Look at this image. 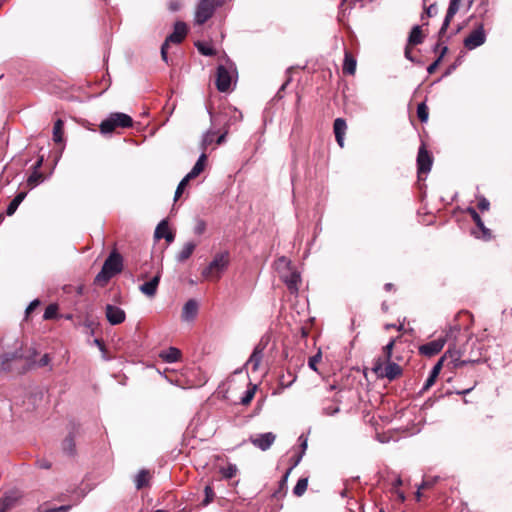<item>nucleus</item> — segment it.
<instances>
[{"mask_svg": "<svg viewBox=\"0 0 512 512\" xmlns=\"http://www.w3.org/2000/svg\"><path fill=\"white\" fill-rule=\"evenodd\" d=\"M58 316V305L50 304L46 307L43 318L45 320L55 319Z\"/></svg>", "mask_w": 512, "mask_h": 512, "instance_id": "f704fd0d", "label": "nucleus"}, {"mask_svg": "<svg viewBox=\"0 0 512 512\" xmlns=\"http://www.w3.org/2000/svg\"><path fill=\"white\" fill-rule=\"evenodd\" d=\"M436 7L435 5H430V7L427 8L426 12L428 16H432V14L435 12Z\"/></svg>", "mask_w": 512, "mask_h": 512, "instance_id": "13d9d810", "label": "nucleus"}, {"mask_svg": "<svg viewBox=\"0 0 512 512\" xmlns=\"http://www.w3.org/2000/svg\"><path fill=\"white\" fill-rule=\"evenodd\" d=\"M231 83H232V77H231L229 70L225 66L220 65L217 68V78H216L217 89L220 92H227L231 87Z\"/></svg>", "mask_w": 512, "mask_h": 512, "instance_id": "9d476101", "label": "nucleus"}, {"mask_svg": "<svg viewBox=\"0 0 512 512\" xmlns=\"http://www.w3.org/2000/svg\"><path fill=\"white\" fill-rule=\"evenodd\" d=\"M339 410H340L339 405L331 404V405L323 407V414H325L327 416H332V415L338 413Z\"/></svg>", "mask_w": 512, "mask_h": 512, "instance_id": "a19ab883", "label": "nucleus"}, {"mask_svg": "<svg viewBox=\"0 0 512 512\" xmlns=\"http://www.w3.org/2000/svg\"><path fill=\"white\" fill-rule=\"evenodd\" d=\"M433 483L429 481H423L422 485L418 488V491L416 492V499L419 501L421 498V489H425L427 487H430Z\"/></svg>", "mask_w": 512, "mask_h": 512, "instance_id": "de8ad7c7", "label": "nucleus"}, {"mask_svg": "<svg viewBox=\"0 0 512 512\" xmlns=\"http://www.w3.org/2000/svg\"><path fill=\"white\" fill-rule=\"evenodd\" d=\"M442 367H443V359H439V361L435 364V366L431 370V373L424 384V387H423L424 391L428 390L431 386L434 385Z\"/></svg>", "mask_w": 512, "mask_h": 512, "instance_id": "4be33fe9", "label": "nucleus"}, {"mask_svg": "<svg viewBox=\"0 0 512 512\" xmlns=\"http://www.w3.org/2000/svg\"><path fill=\"white\" fill-rule=\"evenodd\" d=\"M150 480V473L147 470H141L137 474L135 478V485L137 489H141L144 486L148 485V482Z\"/></svg>", "mask_w": 512, "mask_h": 512, "instance_id": "c85d7f7f", "label": "nucleus"}, {"mask_svg": "<svg viewBox=\"0 0 512 512\" xmlns=\"http://www.w3.org/2000/svg\"><path fill=\"white\" fill-rule=\"evenodd\" d=\"M445 343H446L445 338H438V339L432 340L426 344L421 345L419 347V352H420V354H422L424 356L432 357V356L438 354L443 349Z\"/></svg>", "mask_w": 512, "mask_h": 512, "instance_id": "9b49d317", "label": "nucleus"}, {"mask_svg": "<svg viewBox=\"0 0 512 512\" xmlns=\"http://www.w3.org/2000/svg\"><path fill=\"white\" fill-rule=\"evenodd\" d=\"M196 245L197 244L192 241L186 242L176 256L177 261H179V262L186 261L194 252Z\"/></svg>", "mask_w": 512, "mask_h": 512, "instance_id": "412c9836", "label": "nucleus"}, {"mask_svg": "<svg viewBox=\"0 0 512 512\" xmlns=\"http://www.w3.org/2000/svg\"><path fill=\"white\" fill-rule=\"evenodd\" d=\"M390 328H396L398 331H401L404 328L403 324H400L399 326H396L394 324H387L385 325V329L388 330Z\"/></svg>", "mask_w": 512, "mask_h": 512, "instance_id": "6e6d98bb", "label": "nucleus"}, {"mask_svg": "<svg viewBox=\"0 0 512 512\" xmlns=\"http://www.w3.org/2000/svg\"><path fill=\"white\" fill-rule=\"evenodd\" d=\"M107 321L111 325H118L125 321L126 314L120 307L108 304L105 308Z\"/></svg>", "mask_w": 512, "mask_h": 512, "instance_id": "f8f14e48", "label": "nucleus"}, {"mask_svg": "<svg viewBox=\"0 0 512 512\" xmlns=\"http://www.w3.org/2000/svg\"><path fill=\"white\" fill-rule=\"evenodd\" d=\"M160 279L161 273L157 272L156 275L151 280L140 285V291L148 297H154L157 292Z\"/></svg>", "mask_w": 512, "mask_h": 512, "instance_id": "4468645a", "label": "nucleus"}, {"mask_svg": "<svg viewBox=\"0 0 512 512\" xmlns=\"http://www.w3.org/2000/svg\"><path fill=\"white\" fill-rule=\"evenodd\" d=\"M471 215L476 225H482V220L476 211L472 210Z\"/></svg>", "mask_w": 512, "mask_h": 512, "instance_id": "8fccbe9b", "label": "nucleus"}, {"mask_svg": "<svg viewBox=\"0 0 512 512\" xmlns=\"http://www.w3.org/2000/svg\"><path fill=\"white\" fill-rule=\"evenodd\" d=\"M42 164V161L39 160L35 167H34V171L31 173V175L28 177L27 179V186L30 187V188H34L36 187L40 182L43 181V174L41 172H39V168Z\"/></svg>", "mask_w": 512, "mask_h": 512, "instance_id": "5701e85b", "label": "nucleus"}, {"mask_svg": "<svg viewBox=\"0 0 512 512\" xmlns=\"http://www.w3.org/2000/svg\"><path fill=\"white\" fill-rule=\"evenodd\" d=\"M396 494L398 495V497L400 498L401 501H404L405 500V496H404V493L399 491V490H395Z\"/></svg>", "mask_w": 512, "mask_h": 512, "instance_id": "69168bd1", "label": "nucleus"}, {"mask_svg": "<svg viewBox=\"0 0 512 512\" xmlns=\"http://www.w3.org/2000/svg\"><path fill=\"white\" fill-rule=\"evenodd\" d=\"M216 134L217 133L212 130H209L204 134L202 139V147L204 150L207 149V147L212 144Z\"/></svg>", "mask_w": 512, "mask_h": 512, "instance_id": "4c0bfd02", "label": "nucleus"}, {"mask_svg": "<svg viewBox=\"0 0 512 512\" xmlns=\"http://www.w3.org/2000/svg\"><path fill=\"white\" fill-rule=\"evenodd\" d=\"M226 134H227V131H224V132H223V133H222V134L217 138V143H218V144H221V143L224 141Z\"/></svg>", "mask_w": 512, "mask_h": 512, "instance_id": "052dcab7", "label": "nucleus"}, {"mask_svg": "<svg viewBox=\"0 0 512 512\" xmlns=\"http://www.w3.org/2000/svg\"><path fill=\"white\" fill-rule=\"evenodd\" d=\"M277 265L278 268L281 266L286 268V271L281 273V279L284 281L290 292L296 293L301 283L300 274L291 268V262L285 257L280 258Z\"/></svg>", "mask_w": 512, "mask_h": 512, "instance_id": "39448f33", "label": "nucleus"}, {"mask_svg": "<svg viewBox=\"0 0 512 512\" xmlns=\"http://www.w3.org/2000/svg\"><path fill=\"white\" fill-rule=\"evenodd\" d=\"M229 264L227 252L215 255L210 264L202 271V276L207 280H218Z\"/></svg>", "mask_w": 512, "mask_h": 512, "instance_id": "20e7f679", "label": "nucleus"}, {"mask_svg": "<svg viewBox=\"0 0 512 512\" xmlns=\"http://www.w3.org/2000/svg\"><path fill=\"white\" fill-rule=\"evenodd\" d=\"M471 390H472V388H469V389L463 390L462 392H459V394H467V393H469Z\"/></svg>", "mask_w": 512, "mask_h": 512, "instance_id": "774afa93", "label": "nucleus"}, {"mask_svg": "<svg viewBox=\"0 0 512 512\" xmlns=\"http://www.w3.org/2000/svg\"><path fill=\"white\" fill-rule=\"evenodd\" d=\"M417 165L419 173H428L431 170L432 158L424 144H422L419 148L417 155Z\"/></svg>", "mask_w": 512, "mask_h": 512, "instance_id": "ddd939ff", "label": "nucleus"}, {"mask_svg": "<svg viewBox=\"0 0 512 512\" xmlns=\"http://www.w3.org/2000/svg\"><path fill=\"white\" fill-rule=\"evenodd\" d=\"M39 305V300L32 301L26 309V313L29 314Z\"/></svg>", "mask_w": 512, "mask_h": 512, "instance_id": "3c124183", "label": "nucleus"}, {"mask_svg": "<svg viewBox=\"0 0 512 512\" xmlns=\"http://www.w3.org/2000/svg\"><path fill=\"white\" fill-rule=\"evenodd\" d=\"M20 499V494L16 491L7 493L0 499V512H6L12 508Z\"/></svg>", "mask_w": 512, "mask_h": 512, "instance_id": "dca6fc26", "label": "nucleus"}, {"mask_svg": "<svg viewBox=\"0 0 512 512\" xmlns=\"http://www.w3.org/2000/svg\"><path fill=\"white\" fill-rule=\"evenodd\" d=\"M198 312V304L195 300H188L182 310V318L185 321H190L195 318Z\"/></svg>", "mask_w": 512, "mask_h": 512, "instance_id": "6ab92c4d", "label": "nucleus"}, {"mask_svg": "<svg viewBox=\"0 0 512 512\" xmlns=\"http://www.w3.org/2000/svg\"><path fill=\"white\" fill-rule=\"evenodd\" d=\"M181 7V3L180 1L178 0H171L169 3H168V8L171 10V11H177L179 10Z\"/></svg>", "mask_w": 512, "mask_h": 512, "instance_id": "49530a36", "label": "nucleus"}, {"mask_svg": "<svg viewBox=\"0 0 512 512\" xmlns=\"http://www.w3.org/2000/svg\"><path fill=\"white\" fill-rule=\"evenodd\" d=\"M154 236L156 239L165 238L168 243L174 241V234L170 231L168 222L162 220L156 227Z\"/></svg>", "mask_w": 512, "mask_h": 512, "instance_id": "2eb2a0df", "label": "nucleus"}, {"mask_svg": "<svg viewBox=\"0 0 512 512\" xmlns=\"http://www.w3.org/2000/svg\"><path fill=\"white\" fill-rule=\"evenodd\" d=\"M290 471H291V469L287 470V472H286V473H285V475L283 476L282 481H281V482H282V484H285V483H286V481H287V479H288V476H289V474H290Z\"/></svg>", "mask_w": 512, "mask_h": 512, "instance_id": "0e129e2a", "label": "nucleus"}, {"mask_svg": "<svg viewBox=\"0 0 512 512\" xmlns=\"http://www.w3.org/2000/svg\"><path fill=\"white\" fill-rule=\"evenodd\" d=\"M355 71H356V60L349 52L346 51L344 63H343V72L345 74L354 75Z\"/></svg>", "mask_w": 512, "mask_h": 512, "instance_id": "bb28decb", "label": "nucleus"}, {"mask_svg": "<svg viewBox=\"0 0 512 512\" xmlns=\"http://www.w3.org/2000/svg\"><path fill=\"white\" fill-rule=\"evenodd\" d=\"M276 440V434L273 432H266V433H260L251 435L249 437L250 443L260 449L261 451H266L271 448V446L274 444Z\"/></svg>", "mask_w": 512, "mask_h": 512, "instance_id": "6e6552de", "label": "nucleus"}, {"mask_svg": "<svg viewBox=\"0 0 512 512\" xmlns=\"http://www.w3.org/2000/svg\"><path fill=\"white\" fill-rule=\"evenodd\" d=\"M290 471H291V469L287 470V472H286V473H285V475L283 476L282 481H281V482H282V484H285V483H286V481H287V479H288V476H289V474H290Z\"/></svg>", "mask_w": 512, "mask_h": 512, "instance_id": "e2e57ef3", "label": "nucleus"}, {"mask_svg": "<svg viewBox=\"0 0 512 512\" xmlns=\"http://www.w3.org/2000/svg\"><path fill=\"white\" fill-rule=\"evenodd\" d=\"M489 206H490V203L485 198L480 199L479 202H478V208L481 211H487L489 209Z\"/></svg>", "mask_w": 512, "mask_h": 512, "instance_id": "a18cd8bd", "label": "nucleus"}, {"mask_svg": "<svg viewBox=\"0 0 512 512\" xmlns=\"http://www.w3.org/2000/svg\"><path fill=\"white\" fill-rule=\"evenodd\" d=\"M440 61H441V56L428 67V69H427L428 72L433 73L435 71V69L437 68V66L439 65Z\"/></svg>", "mask_w": 512, "mask_h": 512, "instance_id": "603ef678", "label": "nucleus"}, {"mask_svg": "<svg viewBox=\"0 0 512 512\" xmlns=\"http://www.w3.org/2000/svg\"><path fill=\"white\" fill-rule=\"evenodd\" d=\"M308 487V480L306 478H301L297 481L295 487L293 488L294 495L300 497L302 496Z\"/></svg>", "mask_w": 512, "mask_h": 512, "instance_id": "2f4dec72", "label": "nucleus"}, {"mask_svg": "<svg viewBox=\"0 0 512 512\" xmlns=\"http://www.w3.org/2000/svg\"><path fill=\"white\" fill-rule=\"evenodd\" d=\"M123 269V258L115 250H113L108 258L105 260L101 271L95 277V283L100 286H105L109 280L120 273Z\"/></svg>", "mask_w": 512, "mask_h": 512, "instance_id": "f03ea898", "label": "nucleus"}, {"mask_svg": "<svg viewBox=\"0 0 512 512\" xmlns=\"http://www.w3.org/2000/svg\"><path fill=\"white\" fill-rule=\"evenodd\" d=\"M479 229H481L482 231V234H483V237L485 239H489L491 237V233H490V230L487 229L485 226H484V223L482 222V225H477Z\"/></svg>", "mask_w": 512, "mask_h": 512, "instance_id": "09e8293b", "label": "nucleus"}, {"mask_svg": "<svg viewBox=\"0 0 512 512\" xmlns=\"http://www.w3.org/2000/svg\"><path fill=\"white\" fill-rule=\"evenodd\" d=\"M206 162V154L202 153L195 163L192 170L186 175L187 178L194 179L196 178L203 170Z\"/></svg>", "mask_w": 512, "mask_h": 512, "instance_id": "a878e982", "label": "nucleus"}, {"mask_svg": "<svg viewBox=\"0 0 512 512\" xmlns=\"http://www.w3.org/2000/svg\"><path fill=\"white\" fill-rule=\"evenodd\" d=\"M159 357L167 363H174L180 359L181 352L175 347H170L167 350L162 351L159 354Z\"/></svg>", "mask_w": 512, "mask_h": 512, "instance_id": "aec40b11", "label": "nucleus"}, {"mask_svg": "<svg viewBox=\"0 0 512 512\" xmlns=\"http://www.w3.org/2000/svg\"><path fill=\"white\" fill-rule=\"evenodd\" d=\"M320 359H321V354H320V353H319V354H317V355H315V356H313V357H311V358L309 359V362H308L309 367H310L312 370L317 371V367H316V365H317V363L320 361Z\"/></svg>", "mask_w": 512, "mask_h": 512, "instance_id": "37998d69", "label": "nucleus"}, {"mask_svg": "<svg viewBox=\"0 0 512 512\" xmlns=\"http://www.w3.org/2000/svg\"><path fill=\"white\" fill-rule=\"evenodd\" d=\"M26 196H27L26 192H20L15 196V198L10 202V204L7 207L6 213L8 216H11L16 212L17 208L19 207V205L22 203V201L25 199Z\"/></svg>", "mask_w": 512, "mask_h": 512, "instance_id": "cd10ccee", "label": "nucleus"}, {"mask_svg": "<svg viewBox=\"0 0 512 512\" xmlns=\"http://www.w3.org/2000/svg\"><path fill=\"white\" fill-rule=\"evenodd\" d=\"M220 472L224 478L231 479L237 474L238 468L235 464H228L226 467H222Z\"/></svg>", "mask_w": 512, "mask_h": 512, "instance_id": "72a5a7b5", "label": "nucleus"}, {"mask_svg": "<svg viewBox=\"0 0 512 512\" xmlns=\"http://www.w3.org/2000/svg\"><path fill=\"white\" fill-rule=\"evenodd\" d=\"M424 35L419 25H416L412 28L409 37H408V45H419L423 42Z\"/></svg>", "mask_w": 512, "mask_h": 512, "instance_id": "b1692460", "label": "nucleus"}, {"mask_svg": "<svg viewBox=\"0 0 512 512\" xmlns=\"http://www.w3.org/2000/svg\"><path fill=\"white\" fill-rule=\"evenodd\" d=\"M133 125V119L121 112L111 113L106 119H104L99 128L102 134H110L117 128H129Z\"/></svg>", "mask_w": 512, "mask_h": 512, "instance_id": "7ed1b4c3", "label": "nucleus"}, {"mask_svg": "<svg viewBox=\"0 0 512 512\" xmlns=\"http://www.w3.org/2000/svg\"><path fill=\"white\" fill-rule=\"evenodd\" d=\"M39 466L46 469L50 468V464H48L46 461L39 462Z\"/></svg>", "mask_w": 512, "mask_h": 512, "instance_id": "338daca9", "label": "nucleus"}, {"mask_svg": "<svg viewBox=\"0 0 512 512\" xmlns=\"http://www.w3.org/2000/svg\"><path fill=\"white\" fill-rule=\"evenodd\" d=\"M71 508L70 505H63L53 509H47L40 512H67Z\"/></svg>", "mask_w": 512, "mask_h": 512, "instance_id": "c03bdc74", "label": "nucleus"}, {"mask_svg": "<svg viewBox=\"0 0 512 512\" xmlns=\"http://www.w3.org/2000/svg\"><path fill=\"white\" fill-rule=\"evenodd\" d=\"M94 343L101 349L103 350L104 349V344L103 342L100 340V339H95L94 340Z\"/></svg>", "mask_w": 512, "mask_h": 512, "instance_id": "680f3d73", "label": "nucleus"}, {"mask_svg": "<svg viewBox=\"0 0 512 512\" xmlns=\"http://www.w3.org/2000/svg\"><path fill=\"white\" fill-rule=\"evenodd\" d=\"M199 52L203 55H206V56H212L215 54V50L213 47L207 45V44H204V43H198L196 44Z\"/></svg>", "mask_w": 512, "mask_h": 512, "instance_id": "58836bf2", "label": "nucleus"}, {"mask_svg": "<svg viewBox=\"0 0 512 512\" xmlns=\"http://www.w3.org/2000/svg\"><path fill=\"white\" fill-rule=\"evenodd\" d=\"M428 107L425 103H420L417 107V116L421 122L428 120Z\"/></svg>", "mask_w": 512, "mask_h": 512, "instance_id": "c9c22d12", "label": "nucleus"}, {"mask_svg": "<svg viewBox=\"0 0 512 512\" xmlns=\"http://www.w3.org/2000/svg\"><path fill=\"white\" fill-rule=\"evenodd\" d=\"M63 127H64V123H63V121L61 119H58L54 123V127H53V140L56 143H61L63 141V135H64Z\"/></svg>", "mask_w": 512, "mask_h": 512, "instance_id": "c756f323", "label": "nucleus"}, {"mask_svg": "<svg viewBox=\"0 0 512 512\" xmlns=\"http://www.w3.org/2000/svg\"><path fill=\"white\" fill-rule=\"evenodd\" d=\"M411 46L412 45H408L406 46L405 48V57L409 60H412V57H411Z\"/></svg>", "mask_w": 512, "mask_h": 512, "instance_id": "4d7b16f0", "label": "nucleus"}, {"mask_svg": "<svg viewBox=\"0 0 512 512\" xmlns=\"http://www.w3.org/2000/svg\"><path fill=\"white\" fill-rule=\"evenodd\" d=\"M400 337L391 338L381 349L380 355L374 359L372 371L379 378L393 381L403 374L404 357L396 350Z\"/></svg>", "mask_w": 512, "mask_h": 512, "instance_id": "f257e3e1", "label": "nucleus"}, {"mask_svg": "<svg viewBox=\"0 0 512 512\" xmlns=\"http://www.w3.org/2000/svg\"><path fill=\"white\" fill-rule=\"evenodd\" d=\"M402 485V480L400 477H397L393 482V487L396 489L397 487Z\"/></svg>", "mask_w": 512, "mask_h": 512, "instance_id": "bf43d9fd", "label": "nucleus"}, {"mask_svg": "<svg viewBox=\"0 0 512 512\" xmlns=\"http://www.w3.org/2000/svg\"><path fill=\"white\" fill-rule=\"evenodd\" d=\"M257 386L253 384H249L248 389L246 390L244 396L241 398V404L248 405L252 401L255 396Z\"/></svg>", "mask_w": 512, "mask_h": 512, "instance_id": "473e14b6", "label": "nucleus"}, {"mask_svg": "<svg viewBox=\"0 0 512 512\" xmlns=\"http://www.w3.org/2000/svg\"><path fill=\"white\" fill-rule=\"evenodd\" d=\"M263 356V348H261L259 345L254 348V351L252 355L250 356L249 360L247 361V365L252 367V370H257L260 362L262 360Z\"/></svg>", "mask_w": 512, "mask_h": 512, "instance_id": "393cba45", "label": "nucleus"}, {"mask_svg": "<svg viewBox=\"0 0 512 512\" xmlns=\"http://www.w3.org/2000/svg\"><path fill=\"white\" fill-rule=\"evenodd\" d=\"M334 133L337 143L340 147L344 146V136L347 130V125L344 119L337 118L334 121Z\"/></svg>", "mask_w": 512, "mask_h": 512, "instance_id": "f3484780", "label": "nucleus"}, {"mask_svg": "<svg viewBox=\"0 0 512 512\" xmlns=\"http://www.w3.org/2000/svg\"><path fill=\"white\" fill-rule=\"evenodd\" d=\"M486 40L485 31L482 25L473 30L464 40V46L473 50L479 46H481Z\"/></svg>", "mask_w": 512, "mask_h": 512, "instance_id": "1a4fd4ad", "label": "nucleus"}, {"mask_svg": "<svg viewBox=\"0 0 512 512\" xmlns=\"http://www.w3.org/2000/svg\"><path fill=\"white\" fill-rule=\"evenodd\" d=\"M50 362V358L48 354H45L39 361L40 366H46Z\"/></svg>", "mask_w": 512, "mask_h": 512, "instance_id": "864d4df0", "label": "nucleus"}, {"mask_svg": "<svg viewBox=\"0 0 512 512\" xmlns=\"http://www.w3.org/2000/svg\"><path fill=\"white\" fill-rule=\"evenodd\" d=\"M187 34V26L184 22H176L174 25V31L173 33L167 37L165 42L163 43L161 47V56L162 59L167 62V48L170 43L178 44L180 43Z\"/></svg>", "mask_w": 512, "mask_h": 512, "instance_id": "423d86ee", "label": "nucleus"}, {"mask_svg": "<svg viewBox=\"0 0 512 512\" xmlns=\"http://www.w3.org/2000/svg\"><path fill=\"white\" fill-rule=\"evenodd\" d=\"M213 497H214V492H213L212 488L210 486H206L205 487V499L203 501V505L206 506L210 502H212Z\"/></svg>", "mask_w": 512, "mask_h": 512, "instance_id": "79ce46f5", "label": "nucleus"}, {"mask_svg": "<svg viewBox=\"0 0 512 512\" xmlns=\"http://www.w3.org/2000/svg\"><path fill=\"white\" fill-rule=\"evenodd\" d=\"M191 179L190 178H187V176H185L181 181L180 183L178 184L177 186V189L175 191V196H174V200L177 201L181 195L183 194L184 192V189L186 188V186L188 185V182L190 181Z\"/></svg>", "mask_w": 512, "mask_h": 512, "instance_id": "e433bc0d", "label": "nucleus"}, {"mask_svg": "<svg viewBox=\"0 0 512 512\" xmlns=\"http://www.w3.org/2000/svg\"><path fill=\"white\" fill-rule=\"evenodd\" d=\"M460 2L461 0H450L449 7L440 32H444L447 29L451 20L459 10Z\"/></svg>", "mask_w": 512, "mask_h": 512, "instance_id": "a211bd4d", "label": "nucleus"}, {"mask_svg": "<svg viewBox=\"0 0 512 512\" xmlns=\"http://www.w3.org/2000/svg\"><path fill=\"white\" fill-rule=\"evenodd\" d=\"M216 6L215 0H201L196 8L195 22L199 25L205 23L214 14Z\"/></svg>", "mask_w": 512, "mask_h": 512, "instance_id": "0eeeda50", "label": "nucleus"}, {"mask_svg": "<svg viewBox=\"0 0 512 512\" xmlns=\"http://www.w3.org/2000/svg\"><path fill=\"white\" fill-rule=\"evenodd\" d=\"M205 230V224L204 222H199L198 225L195 228V232L197 234H201Z\"/></svg>", "mask_w": 512, "mask_h": 512, "instance_id": "5fc2aeb1", "label": "nucleus"}, {"mask_svg": "<svg viewBox=\"0 0 512 512\" xmlns=\"http://www.w3.org/2000/svg\"><path fill=\"white\" fill-rule=\"evenodd\" d=\"M460 358L461 355L457 350L448 349L440 359H443V363L446 360L450 359L454 367H456L458 366V361L460 360Z\"/></svg>", "mask_w": 512, "mask_h": 512, "instance_id": "7c9ffc66", "label": "nucleus"}, {"mask_svg": "<svg viewBox=\"0 0 512 512\" xmlns=\"http://www.w3.org/2000/svg\"><path fill=\"white\" fill-rule=\"evenodd\" d=\"M288 376H289V380L285 381V376H281L280 379H279V384L282 388H287L289 386L292 385V383L296 380V376L293 375L292 373H288Z\"/></svg>", "mask_w": 512, "mask_h": 512, "instance_id": "ea45409f", "label": "nucleus"}]
</instances>
